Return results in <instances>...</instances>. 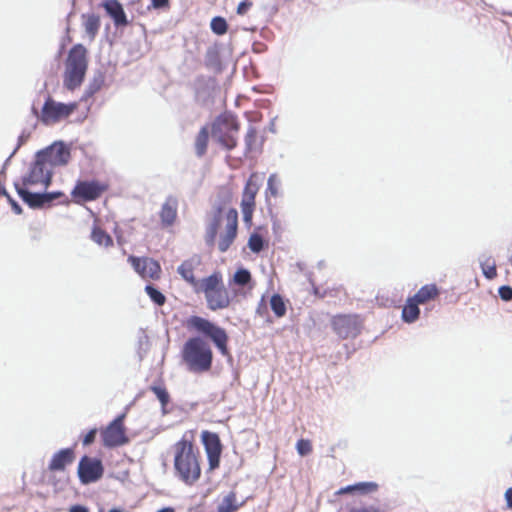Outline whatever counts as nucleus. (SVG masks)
<instances>
[{
	"instance_id": "f257e3e1",
	"label": "nucleus",
	"mask_w": 512,
	"mask_h": 512,
	"mask_svg": "<svg viewBox=\"0 0 512 512\" xmlns=\"http://www.w3.org/2000/svg\"><path fill=\"white\" fill-rule=\"evenodd\" d=\"M222 224L225 225V228L220 233L218 249L221 252H226L237 235L238 212L231 208L224 213L220 205L213 208L206 227L205 241L208 246L215 244L218 230Z\"/></svg>"
},
{
	"instance_id": "f03ea898",
	"label": "nucleus",
	"mask_w": 512,
	"mask_h": 512,
	"mask_svg": "<svg viewBox=\"0 0 512 512\" xmlns=\"http://www.w3.org/2000/svg\"><path fill=\"white\" fill-rule=\"evenodd\" d=\"M174 468L178 477L186 484L192 485L201 475L200 465L194 452L193 444L181 439L173 446Z\"/></svg>"
},
{
	"instance_id": "7ed1b4c3",
	"label": "nucleus",
	"mask_w": 512,
	"mask_h": 512,
	"mask_svg": "<svg viewBox=\"0 0 512 512\" xmlns=\"http://www.w3.org/2000/svg\"><path fill=\"white\" fill-rule=\"evenodd\" d=\"M182 358L192 372L208 371L212 365L211 348L200 337H193L186 341L182 350Z\"/></svg>"
},
{
	"instance_id": "20e7f679",
	"label": "nucleus",
	"mask_w": 512,
	"mask_h": 512,
	"mask_svg": "<svg viewBox=\"0 0 512 512\" xmlns=\"http://www.w3.org/2000/svg\"><path fill=\"white\" fill-rule=\"evenodd\" d=\"M86 49L78 44L69 51L64 73V86L68 90H74L79 87L87 70Z\"/></svg>"
},
{
	"instance_id": "39448f33",
	"label": "nucleus",
	"mask_w": 512,
	"mask_h": 512,
	"mask_svg": "<svg viewBox=\"0 0 512 512\" xmlns=\"http://www.w3.org/2000/svg\"><path fill=\"white\" fill-rule=\"evenodd\" d=\"M195 292L205 294L207 306L212 311L225 309L230 305L229 293L219 273L201 279V284Z\"/></svg>"
},
{
	"instance_id": "423d86ee",
	"label": "nucleus",
	"mask_w": 512,
	"mask_h": 512,
	"mask_svg": "<svg viewBox=\"0 0 512 512\" xmlns=\"http://www.w3.org/2000/svg\"><path fill=\"white\" fill-rule=\"evenodd\" d=\"M237 130L238 123L232 115H220L212 125V136L226 149L231 150L237 143L234 136Z\"/></svg>"
},
{
	"instance_id": "0eeeda50",
	"label": "nucleus",
	"mask_w": 512,
	"mask_h": 512,
	"mask_svg": "<svg viewBox=\"0 0 512 512\" xmlns=\"http://www.w3.org/2000/svg\"><path fill=\"white\" fill-rule=\"evenodd\" d=\"M189 324L197 331L208 336L213 341V343L215 344V346L218 348L222 355H228V335L223 328L199 316L191 317L189 319Z\"/></svg>"
},
{
	"instance_id": "6e6552de",
	"label": "nucleus",
	"mask_w": 512,
	"mask_h": 512,
	"mask_svg": "<svg viewBox=\"0 0 512 512\" xmlns=\"http://www.w3.org/2000/svg\"><path fill=\"white\" fill-rule=\"evenodd\" d=\"M76 108V103L65 104L48 98L42 107L40 120L46 125L53 124L70 116Z\"/></svg>"
},
{
	"instance_id": "1a4fd4ad",
	"label": "nucleus",
	"mask_w": 512,
	"mask_h": 512,
	"mask_svg": "<svg viewBox=\"0 0 512 512\" xmlns=\"http://www.w3.org/2000/svg\"><path fill=\"white\" fill-rule=\"evenodd\" d=\"M53 171L46 165L43 160L35 156V161L31 164L27 175L23 176L21 187L43 185L47 188L52 179Z\"/></svg>"
},
{
	"instance_id": "9d476101",
	"label": "nucleus",
	"mask_w": 512,
	"mask_h": 512,
	"mask_svg": "<svg viewBox=\"0 0 512 512\" xmlns=\"http://www.w3.org/2000/svg\"><path fill=\"white\" fill-rule=\"evenodd\" d=\"M37 155L52 171L54 167L66 165L70 159L69 148L61 142L38 151Z\"/></svg>"
},
{
	"instance_id": "9b49d317",
	"label": "nucleus",
	"mask_w": 512,
	"mask_h": 512,
	"mask_svg": "<svg viewBox=\"0 0 512 512\" xmlns=\"http://www.w3.org/2000/svg\"><path fill=\"white\" fill-rule=\"evenodd\" d=\"M18 195L22 200L29 205L31 208H43L50 205L54 200L63 196L59 191L56 192H45V193H33L20 184H15Z\"/></svg>"
},
{
	"instance_id": "f8f14e48",
	"label": "nucleus",
	"mask_w": 512,
	"mask_h": 512,
	"mask_svg": "<svg viewBox=\"0 0 512 512\" xmlns=\"http://www.w3.org/2000/svg\"><path fill=\"white\" fill-rule=\"evenodd\" d=\"M103 466L99 459L83 456L78 465V476L83 484L96 482L102 477Z\"/></svg>"
},
{
	"instance_id": "ddd939ff",
	"label": "nucleus",
	"mask_w": 512,
	"mask_h": 512,
	"mask_svg": "<svg viewBox=\"0 0 512 512\" xmlns=\"http://www.w3.org/2000/svg\"><path fill=\"white\" fill-rule=\"evenodd\" d=\"M124 415L114 419L102 432L103 444L106 447H116L127 442L123 428Z\"/></svg>"
},
{
	"instance_id": "4468645a",
	"label": "nucleus",
	"mask_w": 512,
	"mask_h": 512,
	"mask_svg": "<svg viewBox=\"0 0 512 512\" xmlns=\"http://www.w3.org/2000/svg\"><path fill=\"white\" fill-rule=\"evenodd\" d=\"M332 326L337 335L343 339L356 337L360 333V323L357 316H336L332 321Z\"/></svg>"
},
{
	"instance_id": "2eb2a0df",
	"label": "nucleus",
	"mask_w": 512,
	"mask_h": 512,
	"mask_svg": "<svg viewBox=\"0 0 512 512\" xmlns=\"http://www.w3.org/2000/svg\"><path fill=\"white\" fill-rule=\"evenodd\" d=\"M255 174H252L247 180L243 190L241 209L243 213V220L249 222L252 219V214L255 207V197L259 190V185L254 181Z\"/></svg>"
},
{
	"instance_id": "dca6fc26",
	"label": "nucleus",
	"mask_w": 512,
	"mask_h": 512,
	"mask_svg": "<svg viewBox=\"0 0 512 512\" xmlns=\"http://www.w3.org/2000/svg\"><path fill=\"white\" fill-rule=\"evenodd\" d=\"M202 441L208 458L210 469L219 466L222 446L217 434L209 431L202 432Z\"/></svg>"
},
{
	"instance_id": "f3484780",
	"label": "nucleus",
	"mask_w": 512,
	"mask_h": 512,
	"mask_svg": "<svg viewBox=\"0 0 512 512\" xmlns=\"http://www.w3.org/2000/svg\"><path fill=\"white\" fill-rule=\"evenodd\" d=\"M201 263L199 256H193L192 258L184 261L177 269V272L182 278L187 281L196 291L201 284V280H197L194 276V269Z\"/></svg>"
},
{
	"instance_id": "a211bd4d",
	"label": "nucleus",
	"mask_w": 512,
	"mask_h": 512,
	"mask_svg": "<svg viewBox=\"0 0 512 512\" xmlns=\"http://www.w3.org/2000/svg\"><path fill=\"white\" fill-rule=\"evenodd\" d=\"M102 190L96 182H78L72 191V195L85 201L98 198Z\"/></svg>"
},
{
	"instance_id": "6ab92c4d",
	"label": "nucleus",
	"mask_w": 512,
	"mask_h": 512,
	"mask_svg": "<svg viewBox=\"0 0 512 512\" xmlns=\"http://www.w3.org/2000/svg\"><path fill=\"white\" fill-rule=\"evenodd\" d=\"M74 458L72 448L61 449L52 456L48 469L50 471H62L67 464H71L74 461Z\"/></svg>"
},
{
	"instance_id": "aec40b11",
	"label": "nucleus",
	"mask_w": 512,
	"mask_h": 512,
	"mask_svg": "<svg viewBox=\"0 0 512 512\" xmlns=\"http://www.w3.org/2000/svg\"><path fill=\"white\" fill-rule=\"evenodd\" d=\"M103 7L116 26H124L128 23L124 9L117 0H107L103 3Z\"/></svg>"
},
{
	"instance_id": "412c9836",
	"label": "nucleus",
	"mask_w": 512,
	"mask_h": 512,
	"mask_svg": "<svg viewBox=\"0 0 512 512\" xmlns=\"http://www.w3.org/2000/svg\"><path fill=\"white\" fill-rule=\"evenodd\" d=\"M178 201L175 197L169 196L162 205L160 218L164 226H170L174 223L177 216Z\"/></svg>"
},
{
	"instance_id": "4be33fe9",
	"label": "nucleus",
	"mask_w": 512,
	"mask_h": 512,
	"mask_svg": "<svg viewBox=\"0 0 512 512\" xmlns=\"http://www.w3.org/2000/svg\"><path fill=\"white\" fill-rule=\"evenodd\" d=\"M439 295V289L435 284H428L422 286L418 292L411 297L416 303L425 304L429 300L436 298Z\"/></svg>"
},
{
	"instance_id": "5701e85b",
	"label": "nucleus",
	"mask_w": 512,
	"mask_h": 512,
	"mask_svg": "<svg viewBox=\"0 0 512 512\" xmlns=\"http://www.w3.org/2000/svg\"><path fill=\"white\" fill-rule=\"evenodd\" d=\"M419 304L416 303L411 297L407 299L406 304L402 309V319L406 323H414L420 315Z\"/></svg>"
},
{
	"instance_id": "b1692460",
	"label": "nucleus",
	"mask_w": 512,
	"mask_h": 512,
	"mask_svg": "<svg viewBox=\"0 0 512 512\" xmlns=\"http://www.w3.org/2000/svg\"><path fill=\"white\" fill-rule=\"evenodd\" d=\"M86 34L91 40L95 38L100 28V18L96 14H84L82 16Z\"/></svg>"
},
{
	"instance_id": "393cba45",
	"label": "nucleus",
	"mask_w": 512,
	"mask_h": 512,
	"mask_svg": "<svg viewBox=\"0 0 512 512\" xmlns=\"http://www.w3.org/2000/svg\"><path fill=\"white\" fill-rule=\"evenodd\" d=\"M479 264L482 269L483 275L487 279H494L497 276L496 263L492 256L482 254L479 257Z\"/></svg>"
},
{
	"instance_id": "a878e982",
	"label": "nucleus",
	"mask_w": 512,
	"mask_h": 512,
	"mask_svg": "<svg viewBox=\"0 0 512 512\" xmlns=\"http://www.w3.org/2000/svg\"><path fill=\"white\" fill-rule=\"evenodd\" d=\"M243 502H238L236 498V494L234 492H230L226 495L220 504L217 507L218 512H236L241 506Z\"/></svg>"
},
{
	"instance_id": "bb28decb",
	"label": "nucleus",
	"mask_w": 512,
	"mask_h": 512,
	"mask_svg": "<svg viewBox=\"0 0 512 512\" xmlns=\"http://www.w3.org/2000/svg\"><path fill=\"white\" fill-rule=\"evenodd\" d=\"M281 179L276 173H272L267 180V187H266V196H272L274 198H277L281 194Z\"/></svg>"
},
{
	"instance_id": "cd10ccee",
	"label": "nucleus",
	"mask_w": 512,
	"mask_h": 512,
	"mask_svg": "<svg viewBox=\"0 0 512 512\" xmlns=\"http://www.w3.org/2000/svg\"><path fill=\"white\" fill-rule=\"evenodd\" d=\"M208 139H209L208 129L206 127H203L199 131V133L196 137V140H195V150H196L197 156L201 157L205 154V152L207 150Z\"/></svg>"
},
{
	"instance_id": "c85d7f7f",
	"label": "nucleus",
	"mask_w": 512,
	"mask_h": 512,
	"mask_svg": "<svg viewBox=\"0 0 512 512\" xmlns=\"http://www.w3.org/2000/svg\"><path fill=\"white\" fill-rule=\"evenodd\" d=\"M145 265L144 279H158L160 277L161 268L157 261L145 258Z\"/></svg>"
},
{
	"instance_id": "c756f323",
	"label": "nucleus",
	"mask_w": 512,
	"mask_h": 512,
	"mask_svg": "<svg viewBox=\"0 0 512 512\" xmlns=\"http://www.w3.org/2000/svg\"><path fill=\"white\" fill-rule=\"evenodd\" d=\"M270 306L277 317H283L286 313V305L283 298L279 294L272 295Z\"/></svg>"
},
{
	"instance_id": "7c9ffc66",
	"label": "nucleus",
	"mask_w": 512,
	"mask_h": 512,
	"mask_svg": "<svg viewBox=\"0 0 512 512\" xmlns=\"http://www.w3.org/2000/svg\"><path fill=\"white\" fill-rule=\"evenodd\" d=\"M91 238L100 246H109L112 244V238L100 228L93 229Z\"/></svg>"
},
{
	"instance_id": "2f4dec72",
	"label": "nucleus",
	"mask_w": 512,
	"mask_h": 512,
	"mask_svg": "<svg viewBox=\"0 0 512 512\" xmlns=\"http://www.w3.org/2000/svg\"><path fill=\"white\" fill-rule=\"evenodd\" d=\"M151 390L156 395V397L158 398V400L160 401V403L162 405V413L166 414L167 410L165 407L169 402V394H168L167 390L161 386H152Z\"/></svg>"
},
{
	"instance_id": "473e14b6",
	"label": "nucleus",
	"mask_w": 512,
	"mask_h": 512,
	"mask_svg": "<svg viewBox=\"0 0 512 512\" xmlns=\"http://www.w3.org/2000/svg\"><path fill=\"white\" fill-rule=\"evenodd\" d=\"M251 281V273L248 269L240 268L233 276V282L239 286H245Z\"/></svg>"
},
{
	"instance_id": "72a5a7b5",
	"label": "nucleus",
	"mask_w": 512,
	"mask_h": 512,
	"mask_svg": "<svg viewBox=\"0 0 512 512\" xmlns=\"http://www.w3.org/2000/svg\"><path fill=\"white\" fill-rule=\"evenodd\" d=\"M145 291L155 304L161 306L165 303V296L153 285H146Z\"/></svg>"
},
{
	"instance_id": "f704fd0d",
	"label": "nucleus",
	"mask_w": 512,
	"mask_h": 512,
	"mask_svg": "<svg viewBox=\"0 0 512 512\" xmlns=\"http://www.w3.org/2000/svg\"><path fill=\"white\" fill-rule=\"evenodd\" d=\"M248 247L254 253L261 252L264 247L263 238L257 233L251 234L248 240Z\"/></svg>"
},
{
	"instance_id": "c9c22d12",
	"label": "nucleus",
	"mask_w": 512,
	"mask_h": 512,
	"mask_svg": "<svg viewBox=\"0 0 512 512\" xmlns=\"http://www.w3.org/2000/svg\"><path fill=\"white\" fill-rule=\"evenodd\" d=\"M355 492L360 494H370L378 490V484L376 482H359L354 484Z\"/></svg>"
},
{
	"instance_id": "e433bc0d",
	"label": "nucleus",
	"mask_w": 512,
	"mask_h": 512,
	"mask_svg": "<svg viewBox=\"0 0 512 512\" xmlns=\"http://www.w3.org/2000/svg\"><path fill=\"white\" fill-rule=\"evenodd\" d=\"M211 30L217 35H223L227 31L226 20L222 17H214L210 24Z\"/></svg>"
},
{
	"instance_id": "4c0bfd02",
	"label": "nucleus",
	"mask_w": 512,
	"mask_h": 512,
	"mask_svg": "<svg viewBox=\"0 0 512 512\" xmlns=\"http://www.w3.org/2000/svg\"><path fill=\"white\" fill-rule=\"evenodd\" d=\"M257 140V131L254 127H249L247 133L245 135V146L246 152H251L254 150L255 143Z\"/></svg>"
},
{
	"instance_id": "58836bf2",
	"label": "nucleus",
	"mask_w": 512,
	"mask_h": 512,
	"mask_svg": "<svg viewBox=\"0 0 512 512\" xmlns=\"http://www.w3.org/2000/svg\"><path fill=\"white\" fill-rule=\"evenodd\" d=\"M128 261L131 263L134 270L144 278V272L146 270L145 258H139L135 256H129Z\"/></svg>"
},
{
	"instance_id": "ea45409f",
	"label": "nucleus",
	"mask_w": 512,
	"mask_h": 512,
	"mask_svg": "<svg viewBox=\"0 0 512 512\" xmlns=\"http://www.w3.org/2000/svg\"><path fill=\"white\" fill-rule=\"evenodd\" d=\"M103 82H104V79L101 75H99L98 77H95L93 79V81L90 83V85L88 86L84 97H91L94 93L99 91L103 85Z\"/></svg>"
},
{
	"instance_id": "a19ab883",
	"label": "nucleus",
	"mask_w": 512,
	"mask_h": 512,
	"mask_svg": "<svg viewBox=\"0 0 512 512\" xmlns=\"http://www.w3.org/2000/svg\"><path fill=\"white\" fill-rule=\"evenodd\" d=\"M296 449L299 455L306 456L311 452L312 446L309 440L300 439L296 444Z\"/></svg>"
},
{
	"instance_id": "79ce46f5",
	"label": "nucleus",
	"mask_w": 512,
	"mask_h": 512,
	"mask_svg": "<svg viewBox=\"0 0 512 512\" xmlns=\"http://www.w3.org/2000/svg\"><path fill=\"white\" fill-rule=\"evenodd\" d=\"M498 293L503 301L512 300V287L508 285L501 286L498 290Z\"/></svg>"
},
{
	"instance_id": "37998d69",
	"label": "nucleus",
	"mask_w": 512,
	"mask_h": 512,
	"mask_svg": "<svg viewBox=\"0 0 512 512\" xmlns=\"http://www.w3.org/2000/svg\"><path fill=\"white\" fill-rule=\"evenodd\" d=\"M97 434V429H91L83 438V445L87 446L94 442Z\"/></svg>"
},
{
	"instance_id": "c03bdc74",
	"label": "nucleus",
	"mask_w": 512,
	"mask_h": 512,
	"mask_svg": "<svg viewBox=\"0 0 512 512\" xmlns=\"http://www.w3.org/2000/svg\"><path fill=\"white\" fill-rule=\"evenodd\" d=\"M250 6H251V3L247 2V1H243V2L239 3V5L237 7V13L239 15H244L248 11Z\"/></svg>"
},
{
	"instance_id": "a18cd8bd",
	"label": "nucleus",
	"mask_w": 512,
	"mask_h": 512,
	"mask_svg": "<svg viewBox=\"0 0 512 512\" xmlns=\"http://www.w3.org/2000/svg\"><path fill=\"white\" fill-rule=\"evenodd\" d=\"M9 202L12 206V209L13 211L16 213V214H21L22 213V208L21 206L16 202L14 201L11 197H9Z\"/></svg>"
},
{
	"instance_id": "49530a36",
	"label": "nucleus",
	"mask_w": 512,
	"mask_h": 512,
	"mask_svg": "<svg viewBox=\"0 0 512 512\" xmlns=\"http://www.w3.org/2000/svg\"><path fill=\"white\" fill-rule=\"evenodd\" d=\"M152 6L156 9L165 7L168 4V0H151Z\"/></svg>"
},
{
	"instance_id": "de8ad7c7",
	"label": "nucleus",
	"mask_w": 512,
	"mask_h": 512,
	"mask_svg": "<svg viewBox=\"0 0 512 512\" xmlns=\"http://www.w3.org/2000/svg\"><path fill=\"white\" fill-rule=\"evenodd\" d=\"M69 512H89V509L83 505H73Z\"/></svg>"
},
{
	"instance_id": "09e8293b",
	"label": "nucleus",
	"mask_w": 512,
	"mask_h": 512,
	"mask_svg": "<svg viewBox=\"0 0 512 512\" xmlns=\"http://www.w3.org/2000/svg\"><path fill=\"white\" fill-rule=\"evenodd\" d=\"M505 499H506V502H507V506L509 508H512V488H509L506 490L505 492Z\"/></svg>"
},
{
	"instance_id": "8fccbe9b",
	"label": "nucleus",
	"mask_w": 512,
	"mask_h": 512,
	"mask_svg": "<svg viewBox=\"0 0 512 512\" xmlns=\"http://www.w3.org/2000/svg\"><path fill=\"white\" fill-rule=\"evenodd\" d=\"M351 492H355L354 484H353V485H348V486H346V487H342V488L337 492V494H346V493H351Z\"/></svg>"
},
{
	"instance_id": "3c124183",
	"label": "nucleus",
	"mask_w": 512,
	"mask_h": 512,
	"mask_svg": "<svg viewBox=\"0 0 512 512\" xmlns=\"http://www.w3.org/2000/svg\"><path fill=\"white\" fill-rule=\"evenodd\" d=\"M157 512H175V510L171 507H165V508L158 510Z\"/></svg>"
},
{
	"instance_id": "603ef678",
	"label": "nucleus",
	"mask_w": 512,
	"mask_h": 512,
	"mask_svg": "<svg viewBox=\"0 0 512 512\" xmlns=\"http://www.w3.org/2000/svg\"><path fill=\"white\" fill-rule=\"evenodd\" d=\"M25 139H26V136L24 134H22L19 137V144H18L17 148L25 141Z\"/></svg>"
},
{
	"instance_id": "864d4df0",
	"label": "nucleus",
	"mask_w": 512,
	"mask_h": 512,
	"mask_svg": "<svg viewBox=\"0 0 512 512\" xmlns=\"http://www.w3.org/2000/svg\"><path fill=\"white\" fill-rule=\"evenodd\" d=\"M350 512H368V510L365 508H361V509H352Z\"/></svg>"
},
{
	"instance_id": "5fc2aeb1",
	"label": "nucleus",
	"mask_w": 512,
	"mask_h": 512,
	"mask_svg": "<svg viewBox=\"0 0 512 512\" xmlns=\"http://www.w3.org/2000/svg\"><path fill=\"white\" fill-rule=\"evenodd\" d=\"M0 194H3V195H5V196H7L8 198L10 197V196L8 195V193L6 192V190H5V189H3V190L0 192Z\"/></svg>"
},
{
	"instance_id": "6e6d98bb",
	"label": "nucleus",
	"mask_w": 512,
	"mask_h": 512,
	"mask_svg": "<svg viewBox=\"0 0 512 512\" xmlns=\"http://www.w3.org/2000/svg\"><path fill=\"white\" fill-rule=\"evenodd\" d=\"M17 149H18V148H16V149L13 151V153H12L11 155H9V158H7V161H10V158H12V155H14V153L16 152V150H17Z\"/></svg>"
},
{
	"instance_id": "4d7b16f0",
	"label": "nucleus",
	"mask_w": 512,
	"mask_h": 512,
	"mask_svg": "<svg viewBox=\"0 0 512 512\" xmlns=\"http://www.w3.org/2000/svg\"><path fill=\"white\" fill-rule=\"evenodd\" d=\"M17 149H18V148H16V149L13 151V153H12L11 155H9V158H7V161H10V158H12V155H14V153L16 152V150H17Z\"/></svg>"
},
{
	"instance_id": "13d9d810",
	"label": "nucleus",
	"mask_w": 512,
	"mask_h": 512,
	"mask_svg": "<svg viewBox=\"0 0 512 512\" xmlns=\"http://www.w3.org/2000/svg\"><path fill=\"white\" fill-rule=\"evenodd\" d=\"M510 15H512V13Z\"/></svg>"
}]
</instances>
